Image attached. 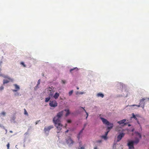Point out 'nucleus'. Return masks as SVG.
<instances>
[{
	"mask_svg": "<svg viewBox=\"0 0 149 149\" xmlns=\"http://www.w3.org/2000/svg\"><path fill=\"white\" fill-rule=\"evenodd\" d=\"M83 93H81V94H82Z\"/></svg>",
	"mask_w": 149,
	"mask_h": 149,
	"instance_id": "47",
	"label": "nucleus"
},
{
	"mask_svg": "<svg viewBox=\"0 0 149 149\" xmlns=\"http://www.w3.org/2000/svg\"><path fill=\"white\" fill-rule=\"evenodd\" d=\"M97 96L98 97H101L102 98L103 97L104 95L103 94L101 93H98L97 94Z\"/></svg>",
	"mask_w": 149,
	"mask_h": 149,
	"instance_id": "15",
	"label": "nucleus"
},
{
	"mask_svg": "<svg viewBox=\"0 0 149 149\" xmlns=\"http://www.w3.org/2000/svg\"><path fill=\"white\" fill-rule=\"evenodd\" d=\"M62 82L63 84H65V81H64L62 80Z\"/></svg>",
	"mask_w": 149,
	"mask_h": 149,
	"instance_id": "35",
	"label": "nucleus"
},
{
	"mask_svg": "<svg viewBox=\"0 0 149 149\" xmlns=\"http://www.w3.org/2000/svg\"><path fill=\"white\" fill-rule=\"evenodd\" d=\"M148 100H149V98H148Z\"/></svg>",
	"mask_w": 149,
	"mask_h": 149,
	"instance_id": "45",
	"label": "nucleus"
},
{
	"mask_svg": "<svg viewBox=\"0 0 149 149\" xmlns=\"http://www.w3.org/2000/svg\"><path fill=\"white\" fill-rule=\"evenodd\" d=\"M145 100H146V99L143 98L142 99L140 100L139 104V105H136L134 104L132 105H131V106H136L137 107H140V106L142 104H143V105L142 106H141V107H142L143 109L144 108V102L143 103V102H144V101Z\"/></svg>",
	"mask_w": 149,
	"mask_h": 149,
	"instance_id": "7",
	"label": "nucleus"
},
{
	"mask_svg": "<svg viewBox=\"0 0 149 149\" xmlns=\"http://www.w3.org/2000/svg\"><path fill=\"white\" fill-rule=\"evenodd\" d=\"M14 86L15 87V89L13 90V91L14 92H16L17 91L19 90L20 88L19 86L16 84L14 85Z\"/></svg>",
	"mask_w": 149,
	"mask_h": 149,
	"instance_id": "11",
	"label": "nucleus"
},
{
	"mask_svg": "<svg viewBox=\"0 0 149 149\" xmlns=\"http://www.w3.org/2000/svg\"><path fill=\"white\" fill-rule=\"evenodd\" d=\"M57 103L56 100L50 101L49 103V106L52 107H55L57 106Z\"/></svg>",
	"mask_w": 149,
	"mask_h": 149,
	"instance_id": "6",
	"label": "nucleus"
},
{
	"mask_svg": "<svg viewBox=\"0 0 149 149\" xmlns=\"http://www.w3.org/2000/svg\"><path fill=\"white\" fill-rule=\"evenodd\" d=\"M63 112L62 111L58 113L57 116L54 117L53 119V121L57 130V132L58 133L60 132V131L62 129L63 125L61 123V118L63 115Z\"/></svg>",
	"mask_w": 149,
	"mask_h": 149,
	"instance_id": "1",
	"label": "nucleus"
},
{
	"mask_svg": "<svg viewBox=\"0 0 149 149\" xmlns=\"http://www.w3.org/2000/svg\"><path fill=\"white\" fill-rule=\"evenodd\" d=\"M115 130L116 131L120 132V131H122L123 130V129L121 127L119 126H117L116 127V128L115 129Z\"/></svg>",
	"mask_w": 149,
	"mask_h": 149,
	"instance_id": "13",
	"label": "nucleus"
},
{
	"mask_svg": "<svg viewBox=\"0 0 149 149\" xmlns=\"http://www.w3.org/2000/svg\"><path fill=\"white\" fill-rule=\"evenodd\" d=\"M86 125H87V124H85L84 125V128H85V127L86 126Z\"/></svg>",
	"mask_w": 149,
	"mask_h": 149,
	"instance_id": "37",
	"label": "nucleus"
},
{
	"mask_svg": "<svg viewBox=\"0 0 149 149\" xmlns=\"http://www.w3.org/2000/svg\"><path fill=\"white\" fill-rule=\"evenodd\" d=\"M40 79H39L38 81V84L37 85H38L40 84Z\"/></svg>",
	"mask_w": 149,
	"mask_h": 149,
	"instance_id": "32",
	"label": "nucleus"
},
{
	"mask_svg": "<svg viewBox=\"0 0 149 149\" xmlns=\"http://www.w3.org/2000/svg\"><path fill=\"white\" fill-rule=\"evenodd\" d=\"M67 124H66V126H67Z\"/></svg>",
	"mask_w": 149,
	"mask_h": 149,
	"instance_id": "46",
	"label": "nucleus"
},
{
	"mask_svg": "<svg viewBox=\"0 0 149 149\" xmlns=\"http://www.w3.org/2000/svg\"><path fill=\"white\" fill-rule=\"evenodd\" d=\"M77 90H78L79 89V88L78 87H77Z\"/></svg>",
	"mask_w": 149,
	"mask_h": 149,
	"instance_id": "42",
	"label": "nucleus"
},
{
	"mask_svg": "<svg viewBox=\"0 0 149 149\" xmlns=\"http://www.w3.org/2000/svg\"><path fill=\"white\" fill-rule=\"evenodd\" d=\"M1 114L3 115H5L6 113L4 112H2Z\"/></svg>",
	"mask_w": 149,
	"mask_h": 149,
	"instance_id": "33",
	"label": "nucleus"
},
{
	"mask_svg": "<svg viewBox=\"0 0 149 149\" xmlns=\"http://www.w3.org/2000/svg\"><path fill=\"white\" fill-rule=\"evenodd\" d=\"M50 98L49 97H46L45 98V102H48L50 100Z\"/></svg>",
	"mask_w": 149,
	"mask_h": 149,
	"instance_id": "18",
	"label": "nucleus"
},
{
	"mask_svg": "<svg viewBox=\"0 0 149 149\" xmlns=\"http://www.w3.org/2000/svg\"><path fill=\"white\" fill-rule=\"evenodd\" d=\"M74 70H75L76 71H77L78 70V69L77 68H74L73 69H71L70 70V72L72 73V71Z\"/></svg>",
	"mask_w": 149,
	"mask_h": 149,
	"instance_id": "16",
	"label": "nucleus"
},
{
	"mask_svg": "<svg viewBox=\"0 0 149 149\" xmlns=\"http://www.w3.org/2000/svg\"><path fill=\"white\" fill-rule=\"evenodd\" d=\"M102 138L105 140H106L107 139V136L105 135L102 136Z\"/></svg>",
	"mask_w": 149,
	"mask_h": 149,
	"instance_id": "21",
	"label": "nucleus"
},
{
	"mask_svg": "<svg viewBox=\"0 0 149 149\" xmlns=\"http://www.w3.org/2000/svg\"><path fill=\"white\" fill-rule=\"evenodd\" d=\"M49 91H51V90H50V89H49Z\"/></svg>",
	"mask_w": 149,
	"mask_h": 149,
	"instance_id": "44",
	"label": "nucleus"
},
{
	"mask_svg": "<svg viewBox=\"0 0 149 149\" xmlns=\"http://www.w3.org/2000/svg\"><path fill=\"white\" fill-rule=\"evenodd\" d=\"M126 120H127L126 119H124L122 120H121L120 121H118L117 123L120 125L123 124L124 123V124L126 125L127 124L126 123H125V122H126Z\"/></svg>",
	"mask_w": 149,
	"mask_h": 149,
	"instance_id": "12",
	"label": "nucleus"
},
{
	"mask_svg": "<svg viewBox=\"0 0 149 149\" xmlns=\"http://www.w3.org/2000/svg\"><path fill=\"white\" fill-rule=\"evenodd\" d=\"M65 111L67 112V113L65 114V116H67L70 114V111L69 110H65Z\"/></svg>",
	"mask_w": 149,
	"mask_h": 149,
	"instance_id": "17",
	"label": "nucleus"
},
{
	"mask_svg": "<svg viewBox=\"0 0 149 149\" xmlns=\"http://www.w3.org/2000/svg\"><path fill=\"white\" fill-rule=\"evenodd\" d=\"M49 88L51 89V90H53V89L54 88L52 86L51 87H49Z\"/></svg>",
	"mask_w": 149,
	"mask_h": 149,
	"instance_id": "34",
	"label": "nucleus"
},
{
	"mask_svg": "<svg viewBox=\"0 0 149 149\" xmlns=\"http://www.w3.org/2000/svg\"><path fill=\"white\" fill-rule=\"evenodd\" d=\"M79 149H84V147H79Z\"/></svg>",
	"mask_w": 149,
	"mask_h": 149,
	"instance_id": "30",
	"label": "nucleus"
},
{
	"mask_svg": "<svg viewBox=\"0 0 149 149\" xmlns=\"http://www.w3.org/2000/svg\"><path fill=\"white\" fill-rule=\"evenodd\" d=\"M73 93V91L71 90L70 91L69 93V96H70L72 95V93Z\"/></svg>",
	"mask_w": 149,
	"mask_h": 149,
	"instance_id": "23",
	"label": "nucleus"
},
{
	"mask_svg": "<svg viewBox=\"0 0 149 149\" xmlns=\"http://www.w3.org/2000/svg\"><path fill=\"white\" fill-rule=\"evenodd\" d=\"M79 143V144H82L81 142V141Z\"/></svg>",
	"mask_w": 149,
	"mask_h": 149,
	"instance_id": "39",
	"label": "nucleus"
},
{
	"mask_svg": "<svg viewBox=\"0 0 149 149\" xmlns=\"http://www.w3.org/2000/svg\"><path fill=\"white\" fill-rule=\"evenodd\" d=\"M38 123V122H36V123H35V124L36 125H37Z\"/></svg>",
	"mask_w": 149,
	"mask_h": 149,
	"instance_id": "41",
	"label": "nucleus"
},
{
	"mask_svg": "<svg viewBox=\"0 0 149 149\" xmlns=\"http://www.w3.org/2000/svg\"><path fill=\"white\" fill-rule=\"evenodd\" d=\"M100 118L102 120V121L104 124L108 125H109L110 126V124L111 123H110L107 119L102 117H101Z\"/></svg>",
	"mask_w": 149,
	"mask_h": 149,
	"instance_id": "8",
	"label": "nucleus"
},
{
	"mask_svg": "<svg viewBox=\"0 0 149 149\" xmlns=\"http://www.w3.org/2000/svg\"><path fill=\"white\" fill-rule=\"evenodd\" d=\"M81 137V134L79 133L77 136V138H78V140H79L80 139V138Z\"/></svg>",
	"mask_w": 149,
	"mask_h": 149,
	"instance_id": "20",
	"label": "nucleus"
},
{
	"mask_svg": "<svg viewBox=\"0 0 149 149\" xmlns=\"http://www.w3.org/2000/svg\"><path fill=\"white\" fill-rule=\"evenodd\" d=\"M3 77L6 79H4L3 81V84H7L10 81H12L13 80L12 79H11L10 77H8L7 75H5L3 76Z\"/></svg>",
	"mask_w": 149,
	"mask_h": 149,
	"instance_id": "4",
	"label": "nucleus"
},
{
	"mask_svg": "<svg viewBox=\"0 0 149 149\" xmlns=\"http://www.w3.org/2000/svg\"><path fill=\"white\" fill-rule=\"evenodd\" d=\"M24 114L25 115L26 114V115H28V113H27L26 110L25 109H24Z\"/></svg>",
	"mask_w": 149,
	"mask_h": 149,
	"instance_id": "28",
	"label": "nucleus"
},
{
	"mask_svg": "<svg viewBox=\"0 0 149 149\" xmlns=\"http://www.w3.org/2000/svg\"><path fill=\"white\" fill-rule=\"evenodd\" d=\"M132 116H133V117L134 118V119L136 120H137V118H136V117L134 115V113H133L132 114Z\"/></svg>",
	"mask_w": 149,
	"mask_h": 149,
	"instance_id": "22",
	"label": "nucleus"
},
{
	"mask_svg": "<svg viewBox=\"0 0 149 149\" xmlns=\"http://www.w3.org/2000/svg\"><path fill=\"white\" fill-rule=\"evenodd\" d=\"M50 95L51 96H52L53 95V94H50Z\"/></svg>",
	"mask_w": 149,
	"mask_h": 149,
	"instance_id": "43",
	"label": "nucleus"
},
{
	"mask_svg": "<svg viewBox=\"0 0 149 149\" xmlns=\"http://www.w3.org/2000/svg\"><path fill=\"white\" fill-rule=\"evenodd\" d=\"M4 87L3 86H1L0 87V90L2 91Z\"/></svg>",
	"mask_w": 149,
	"mask_h": 149,
	"instance_id": "27",
	"label": "nucleus"
},
{
	"mask_svg": "<svg viewBox=\"0 0 149 149\" xmlns=\"http://www.w3.org/2000/svg\"><path fill=\"white\" fill-rule=\"evenodd\" d=\"M81 108H82L83 109H84V111L86 113V115H87V116L86 117V119H87V118H88V113H87V112L86 111V110H85V109H84V108H83L82 107H81Z\"/></svg>",
	"mask_w": 149,
	"mask_h": 149,
	"instance_id": "19",
	"label": "nucleus"
},
{
	"mask_svg": "<svg viewBox=\"0 0 149 149\" xmlns=\"http://www.w3.org/2000/svg\"><path fill=\"white\" fill-rule=\"evenodd\" d=\"M139 142V139L138 138H136L134 141H130L128 143L127 146L129 149H134V143L137 144Z\"/></svg>",
	"mask_w": 149,
	"mask_h": 149,
	"instance_id": "2",
	"label": "nucleus"
},
{
	"mask_svg": "<svg viewBox=\"0 0 149 149\" xmlns=\"http://www.w3.org/2000/svg\"><path fill=\"white\" fill-rule=\"evenodd\" d=\"M54 128L53 125H50L48 127H45L44 130V132L45 133L48 134L49 132L51 129Z\"/></svg>",
	"mask_w": 149,
	"mask_h": 149,
	"instance_id": "5",
	"label": "nucleus"
},
{
	"mask_svg": "<svg viewBox=\"0 0 149 149\" xmlns=\"http://www.w3.org/2000/svg\"><path fill=\"white\" fill-rule=\"evenodd\" d=\"M84 127H83L82 128V129L80 131V132H79V133L81 134L83 132V130H84Z\"/></svg>",
	"mask_w": 149,
	"mask_h": 149,
	"instance_id": "24",
	"label": "nucleus"
},
{
	"mask_svg": "<svg viewBox=\"0 0 149 149\" xmlns=\"http://www.w3.org/2000/svg\"><path fill=\"white\" fill-rule=\"evenodd\" d=\"M66 142L69 146H72L74 143V141L70 137H69L65 139Z\"/></svg>",
	"mask_w": 149,
	"mask_h": 149,
	"instance_id": "3",
	"label": "nucleus"
},
{
	"mask_svg": "<svg viewBox=\"0 0 149 149\" xmlns=\"http://www.w3.org/2000/svg\"><path fill=\"white\" fill-rule=\"evenodd\" d=\"M67 121L68 123H71L72 122V121L70 120H67Z\"/></svg>",
	"mask_w": 149,
	"mask_h": 149,
	"instance_id": "25",
	"label": "nucleus"
},
{
	"mask_svg": "<svg viewBox=\"0 0 149 149\" xmlns=\"http://www.w3.org/2000/svg\"><path fill=\"white\" fill-rule=\"evenodd\" d=\"M148 149H149V148Z\"/></svg>",
	"mask_w": 149,
	"mask_h": 149,
	"instance_id": "48",
	"label": "nucleus"
},
{
	"mask_svg": "<svg viewBox=\"0 0 149 149\" xmlns=\"http://www.w3.org/2000/svg\"><path fill=\"white\" fill-rule=\"evenodd\" d=\"M21 64L23 65L24 67H26V65L24 64V63L22 62L21 63Z\"/></svg>",
	"mask_w": 149,
	"mask_h": 149,
	"instance_id": "26",
	"label": "nucleus"
},
{
	"mask_svg": "<svg viewBox=\"0 0 149 149\" xmlns=\"http://www.w3.org/2000/svg\"><path fill=\"white\" fill-rule=\"evenodd\" d=\"M125 133H122L120 134L117 136V141H119L122 139V138L124 137L125 135Z\"/></svg>",
	"mask_w": 149,
	"mask_h": 149,
	"instance_id": "9",
	"label": "nucleus"
},
{
	"mask_svg": "<svg viewBox=\"0 0 149 149\" xmlns=\"http://www.w3.org/2000/svg\"><path fill=\"white\" fill-rule=\"evenodd\" d=\"M138 135L139 136V138H141V134L140 133H138Z\"/></svg>",
	"mask_w": 149,
	"mask_h": 149,
	"instance_id": "31",
	"label": "nucleus"
},
{
	"mask_svg": "<svg viewBox=\"0 0 149 149\" xmlns=\"http://www.w3.org/2000/svg\"><path fill=\"white\" fill-rule=\"evenodd\" d=\"M10 133H12L13 132V131L11 130H10Z\"/></svg>",
	"mask_w": 149,
	"mask_h": 149,
	"instance_id": "40",
	"label": "nucleus"
},
{
	"mask_svg": "<svg viewBox=\"0 0 149 149\" xmlns=\"http://www.w3.org/2000/svg\"><path fill=\"white\" fill-rule=\"evenodd\" d=\"M113 124H110V126L108 127H107V131L106 132L105 134L104 135H106V136H107V135L108 134V133L109 132L110 129H111V128H113Z\"/></svg>",
	"mask_w": 149,
	"mask_h": 149,
	"instance_id": "10",
	"label": "nucleus"
},
{
	"mask_svg": "<svg viewBox=\"0 0 149 149\" xmlns=\"http://www.w3.org/2000/svg\"><path fill=\"white\" fill-rule=\"evenodd\" d=\"M7 147L8 149H9V143H8V144L7 145Z\"/></svg>",
	"mask_w": 149,
	"mask_h": 149,
	"instance_id": "29",
	"label": "nucleus"
},
{
	"mask_svg": "<svg viewBox=\"0 0 149 149\" xmlns=\"http://www.w3.org/2000/svg\"><path fill=\"white\" fill-rule=\"evenodd\" d=\"M59 96V94L58 93H56L54 96V98L56 99H57Z\"/></svg>",
	"mask_w": 149,
	"mask_h": 149,
	"instance_id": "14",
	"label": "nucleus"
},
{
	"mask_svg": "<svg viewBox=\"0 0 149 149\" xmlns=\"http://www.w3.org/2000/svg\"><path fill=\"white\" fill-rule=\"evenodd\" d=\"M68 131H69V130H67L65 132V133H67V132H68Z\"/></svg>",
	"mask_w": 149,
	"mask_h": 149,
	"instance_id": "38",
	"label": "nucleus"
},
{
	"mask_svg": "<svg viewBox=\"0 0 149 149\" xmlns=\"http://www.w3.org/2000/svg\"><path fill=\"white\" fill-rule=\"evenodd\" d=\"M94 149H97V146L95 147L94 148Z\"/></svg>",
	"mask_w": 149,
	"mask_h": 149,
	"instance_id": "36",
	"label": "nucleus"
}]
</instances>
